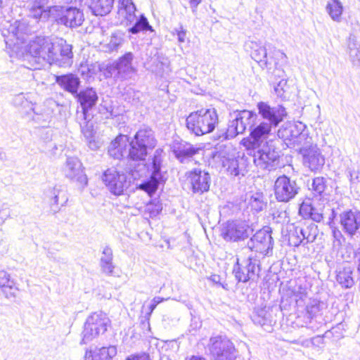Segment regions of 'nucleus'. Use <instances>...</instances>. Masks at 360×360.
<instances>
[{
    "label": "nucleus",
    "instance_id": "obj_8",
    "mask_svg": "<svg viewBox=\"0 0 360 360\" xmlns=\"http://www.w3.org/2000/svg\"><path fill=\"white\" fill-rule=\"evenodd\" d=\"M53 12L57 23L71 28L80 26L84 20L82 11L76 7L53 6Z\"/></svg>",
    "mask_w": 360,
    "mask_h": 360
},
{
    "label": "nucleus",
    "instance_id": "obj_61",
    "mask_svg": "<svg viewBox=\"0 0 360 360\" xmlns=\"http://www.w3.org/2000/svg\"><path fill=\"white\" fill-rule=\"evenodd\" d=\"M348 174L349 176V181L352 184L358 181L359 176L354 172H352L351 169H348Z\"/></svg>",
    "mask_w": 360,
    "mask_h": 360
},
{
    "label": "nucleus",
    "instance_id": "obj_49",
    "mask_svg": "<svg viewBox=\"0 0 360 360\" xmlns=\"http://www.w3.org/2000/svg\"><path fill=\"white\" fill-rule=\"evenodd\" d=\"M99 266L101 272L108 276H114L115 266L113 264V260L110 261H100Z\"/></svg>",
    "mask_w": 360,
    "mask_h": 360
},
{
    "label": "nucleus",
    "instance_id": "obj_46",
    "mask_svg": "<svg viewBox=\"0 0 360 360\" xmlns=\"http://www.w3.org/2000/svg\"><path fill=\"white\" fill-rule=\"evenodd\" d=\"M136 6L132 0H118V13L123 17L131 12H136Z\"/></svg>",
    "mask_w": 360,
    "mask_h": 360
},
{
    "label": "nucleus",
    "instance_id": "obj_1",
    "mask_svg": "<svg viewBox=\"0 0 360 360\" xmlns=\"http://www.w3.org/2000/svg\"><path fill=\"white\" fill-rule=\"evenodd\" d=\"M272 127L265 121L256 120L250 125V135L241 141V144L247 150L255 151L253 161L255 165L262 169L271 171L278 165L279 151L276 147L280 140L266 141Z\"/></svg>",
    "mask_w": 360,
    "mask_h": 360
},
{
    "label": "nucleus",
    "instance_id": "obj_28",
    "mask_svg": "<svg viewBox=\"0 0 360 360\" xmlns=\"http://www.w3.org/2000/svg\"><path fill=\"white\" fill-rule=\"evenodd\" d=\"M133 59L134 55L131 52L127 53L119 59L115 67H110V68L116 71L117 75L122 79L129 78L135 71L131 65Z\"/></svg>",
    "mask_w": 360,
    "mask_h": 360
},
{
    "label": "nucleus",
    "instance_id": "obj_53",
    "mask_svg": "<svg viewBox=\"0 0 360 360\" xmlns=\"http://www.w3.org/2000/svg\"><path fill=\"white\" fill-rule=\"evenodd\" d=\"M172 34L177 36L179 43H184L186 41V30L184 29L182 25H180L179 28L174 29Z\"/></svg>",
    "mask_w": 360,
    "mask_h": 360
},
{
    "label": "nucleus",
    "instance_id": "obj_33",
    "mask_svg": "<svg viewBox=\"0 0 360 360\" xmlns=\"http://www.w3.org/2000/svg\"><path fill=\"white\" fill-rule=\"evenodd\" d=\"M267 46L269 44L262 45L261 43L256 41H250V48L252 49L251 57L257 63H259L262 67H267Z\"/></svg>",
    "mask_w": 360,
    "mask_h": 360
},
{
    "label": "nucleus",
    "instance_id": "obj_24",
    "mask_svg": "<svg viewBox=\"0 0 360 360\" xmlns=\"http://www.w3.org/2000/svg\"><path fill=\"white\" fill-rule=\"evenodd\" d=\"M126 20V25L131 26L128 32L136 34L140 32L153 31L147 18L143 15H137L136 12H131L122 17Z\"/></svg>",
    "mask_w": 360,
    "mask_h": 360
},
{
    "label": "nucleus",
    "instance_id": "obj_38",
    "mask_svg": "<svg viewBox=\"0 0 360 360\" xmlns=\"http://www.w3.org/2000/svg\"><path fill=\"white\" fill-rule=\"evenodd\" d=\"M46 44L44 47V53L42 59H41V67L46 64L53 65L54 49L56 44V39L53 40L49 37H46Z\"/></svg>",
    "mask_w": 360,
    "mask_h": 360
},
{
    "label": "nucleus",
    "instance_id": "obj_2",
    "mask_svg": "<svg viewBox=\"0 0 360 360\" xmlns=\"http://www.w3.org/2000/svg\"><path fill=\"white\" fill-rule=\"evenodd\" d=\"M218 122V115L214 108H202L190 113L186 118L188 129L196 136L212 132Z\"/></svg>",
    "mask_w": 360,
    "mask_h": 360
},
{
    "label": "nucleus",
    "instance_id": "obj_18",
    "mask_svg": "<svg viewBox=\"0 0 360 360\" xmlns=\"http://www.w3.org/2000/svg\"><path fill=\"white\" fill-rule=\"evenodd\" d=\"M63 172L67 178L75 180L80 184L82 188L87 185V177L84 173L82 164L77 158H68Z\"/></svg>",
    "mask_w": 360,
    "mask_h": 360
},
{
    "label": "nucleus",
    "instance_id": "obj_40",
    "mask_svg": "<svg viewBox=\"0 0 360 360\" xmlns=\"http://www.w3.org/2000/svg\"><path fill=\"white\" fill-rule=\"evenodd\" d=\"M30 94L21 93L14 96L13 103L15 107L24 110L27 114V112H30L34 106V104L30 101Z\"/></svg>",
    "mask_w": 360,
    "mask_h": 360
},
{
    "label": "nucleus",
    "instance_id": "obj_36",
    "mask_svg": "<svg viewBox=\"0 0 360 360\" xmlns=\"http://www.w3.org/2000/svg\"><path fill=\"white\" fill-rule=\"evenodd\" d=\"M122 36L119 32L112 33L109 37H105L99 41L103 50L105 52L116 51L122 44Z\"/></svg>",
    "mask_w": 360,
    "mask_h": 360
},
{
    "label": "nucleus",
    "instance_id": "obj_5",
    "mask_svg": "<svg viewBox=\"0 0 360 360\" xmlns=\"http://www.w3.org/2000/svg\"><path fill=\"white\" fill-rule=\"evenodd\" d=\"M29 31L28 25L25 20H15L4 25L1 33L6 46L15 52H18Z\"/></svg>",
    "mask_w": 360,
    "mask_h": 360
},
{
    "label": "nucleus",
    "instance_id": "obj_13",
    "mask_svg": "<svg viewBox=\"0 0 360 360\" xmlns=\"http://www.w3.org/2000/svg\"><path fill=\"white\" fill-rule=\"evenodd\" d=\"M257 115H259L266 124H271V127H277L287 116L285 108L281 105L271 106L266 102L260 101L257 103Z\"/></svg>",
    "mask_w": 360,
    "mask_h": 360
},
{
    "label": "nucleus",
    "instance_id": "obj_21",
    "mask_svg": "<svg viewBox=\"0 0 360 360\" xmlns=\"http://www.w3.org/2000/svg\"><path fill=\"white\" fill-rule=\"evenodd\" d=\"M221 237L226 241H238L248 237L247 226L241 222L228 221L221 230Z\"/></svg>",
    "mask_w": 360,
    "mask_h": 360
},
{
    "label": "nucleus",
    "instance_id": "obj_63",
    "mask_svg": "<svg viewBox=\"0 0 360 360\" xmlns=\"http://www.w3.org/2000/svg\"><path fill=\"white\" fill-rule=\"evenodd\" d=\"M275 55L278 57H281V58L283 59L284 60H286V59H287L286 55L283 52L281 51L280 50H275Z\"/></svg>",
    "mask_w": 360,
    "mask_h": 360
},
{
    "label": "nucleus",
    "instance_id": "obj_20",
    "mask_svg": "<svg viewBox=\"0 0 360 360\" xmlns=\"http://www.w3.org/2000/svg\"><path fill=\"white\" fill-rule=\"evenodd\" d=\"M188 179L194 193H202L209 191L211 176L207 172L201 169H194L189 172Z\"/></svg>",
    "mask_w": 360,
    "mask_h": 360
},
{
    "label": "nucleus",
    "instance_id": "obj_6",
    "mask_svg": "<svg viewBox=\"0 0 360 360\" xmlns=\"http://www.w3.org/2000/svg\"><path fill=\"white\" fill-rule=\"evenodd\" d=\"M109 323L110 319L105 313L99 311L91 314L86 320L81 343L86 344L103 334Z\"/></svg>",
    "mask_w": 360,
    "mask_h": 360
},
{
    "label": "nucleus",
    "instance_id": "obj_15",
    "mask_svg": "<svg viewBox=\"0 0 360 360\" xmlns=\"http://www.w3.org/2000/svg\"><path fill=\"white\" fill-rule=\"evenodd\" d=\"M300 153L303 157V164L311 172L320 170L325 164V158L321 154V150L316 145L312 143L300 148Z\"/></svg>",
    "mask_w": 360,
    "mask_h": 360
},
{
    "label": "nucleus",
    "instance_id": "obj_25",
    "mask_svg": "<svg viewBox=\"0 0 360 360\" xmlns=\"http://www.w3.org/2000/svg\"><path fill=\"white\" fill-rule=\"evenodd\" d=\"M130 141L127 135L120 134L111 141L108 146V154L115 159L129 157Z\"/></svg>",
    "mask_w": 360,
    "mask_h": 360
},
{
    "label": "nucleus",
    "instance_id": "obj_50",
    "mask_svg": "<svg viewBox=\"0 0 360 360\" xmlns=\"http://www.w3.org/2000/svg\"><path fill=\"white\" fill-rule=\"evenodd\" d=\"M326 188V181L323 177H316L314 179L312 183V189L317 194H321Z\"/></svg>",
    "mask_w": 360,
    "mask_h": 360
},
{
    "label": "nucleus",
    "instance_id": "obj_52",
    "mask_svg": "<svg viewBox=\"0 0 360 360\" xmlns=\"http://www.w3.org/2000/svg\"><path fill=\"white\" fill-rule=\"evenodd\" d=\"M10 209L6 203L0 205V219L2 224L10 217Z\"/></svg>",
    "mask_w": 360,
    "mask_h": 360
},
{
    "label": "nucleus",
    "instance_id": "obj_64",
    "mask_svg": "<svg viewBox=\"0 0 360 360\" xmlns=\"http://www.w3.org/2000/svg\"><path fill=\"white\" fill-rule=\"evenodd\" d=\"M186 360H207L205 357L200 356L193 355L191 357L186 359Z\"/></svg>",
    "mask_w": 360,
    "mask_h": 360
},
{
    "label": "nucleus",
    "instance_id": "obj_47",
    "mask_svg": "<svg viewBox=\"0 0 360 360\" xmlns=\"http://www.w3.org/2000/svg\"><path fill=\"white\" fill-rule=\"evenodd\" d=\"M248 205L250 208L255 212L262 211L265 206L263 195L260 193H255L252 195L249 200Z\"/></svg>",
    "mask_w": 360,
    "mask_h": 360
},
{
    "label": "nucleus",
    "instance_id": "obj_34",
    "mask_svg": "<svg viewBox=\"0 0 360 360\" xmlns=\"http://www.w3.org/2000/svg\"><path fill=\"white\" fill-rule=\"evenodd\" d=\"M56 82L63 89L71 93L72 94H77L78 87L80 83L79 79L75 75L68 74L60 76H57Z\"/></svg>",
    "mask_w": 360,
    "mask_h": 360
},
{
    "label": "nucleus",
    "instance_id": "obj_30",
    "mask_svg": "<svg viewBox=\"0 0 360 360\" xmlns=\"http://www.w3.org/2000/svg\"><path fill=\"white\" fill-rule=\"evenodd\" d=\"M172 148L176 158L182 163L189 161L199 151L198 148L186 142L175 143Z\"/></svg>",
    "mask_w": 360,
    "mask_h": 360
},
{
    "label": "nucleus",
    "instance_id": "obj_3",
    "mask_svg": "<svg viewBox=\"0 0 360 360\" xmlns=\"http://www.w3.org/2000/svg\"><path fill=\"white\" fill-rule=\"evenodd\" d=\"M157 144L153 131L148 127L140 129L130 141L129 158L135 161L145 160Z\"/></svg>",
    "mask_w": 360,
    "mask_h": 360
},
{
    "label": "nucleus",
    "instance_id": "obj_57",
    "mask_svg": "<svg viewBox=\"0 0 360 360\" xmlns=\"http://www.w3.org/2000/svg\"><path fill=\"white\" fill-rule=\"evenodd\" d=\"M316 339L321 340V338L319 337H316V338H314L311 340H304L301 342L299 340H294L292 342L295 343V344L301 345L302 346L305 347H310V345L314 344V340Z\"/></svg>",
    "mask_w": 360,
    "mask_h": 360
},
{
    "label": "nucleus",
    "instance_id": "obj_37",
    "mask_svg": "<svg viewBox=\"0 0 360 360\" xmlns=\"http://www.w3.org/2000/svg\"><path fill=\"white\" fill-rule=\"evenodd\" d=\"M326 11L334 22H341L343 5L340 0H328L326 6Z\"/></svg>",
    "mask_w": 360,
    "mask_h": 360
},
{
    "label": "nucleus",
    "instance_id": "obj_23",
    "mask_svg": "<svg viewBox=\"0 0 360 360\" xmlns=\"http://www.w3.org/2000/svg\"><path fill=\"white\" fill-rule=\"evenodd\" d=\"M46 37H37L31 40L26 46V55L25 57L36 64V66L34 67V68H39L41 67V59L43 57L44 47L46 43Z\"/></svg>",
    "mask_w": 360,
    "mask_h": 360
},
{
    "label": "nucleus",
    "instance_id": "obj_43",
    "mask_svg": "<svg viewBox=\"0 0 360 360\" xmlns=\"http://www.w3.org/2000/svg\"><path fill=\"white\" fill-rule=\"evenodd\" d=\"M253 321L255 323L261 326L271 323V314L269 311V309H266V307L258 309L253 316Z\"/></svg>",
    "mask_w": 360,
    "mask_h": 360
},
{
    "label": "nucleus",
    "instance_id": "obj_12",
    "mask_svg": "<svg viewBox=\"0 0 360 360\" xmlns=\"http://www.w3.org/2000/svg\"><path fill=\"white\" fill-rule=\"evenodd\" d=\"M269 227L257 231L248 243V248L256 252L268 255L272 252L274 241Z\"/></svg>",
    "mask_w": 360,
    "mask_h": 360
},
{
    "label": "nucleus",
    "instance_id": "obj_42",
    "mask_svg": "<svg viewBox=\"0 0 360 360\" xmlns=\"http://www.w3.org/2000/svg\"><path fill=\"white\" fill-rule=\"evenodd\" d=\"M323 306L324 303L316 299H311L309 301L306 307L307 314L306 325L310 322V319L313 316H315L321 310Z\"/></svg>",
    "mask_w": 360,
    "mask_h": 360
},
{
    "label": "nucleus",
    "instance_id": "obj_55",
    "mask_svg": "<svg viewBox=\"0 0 360 360\" xmlns=\"http://www.w3.org/2000/svg\"><path fill=\"white\" fill-rule=\"evenodd\" d=\"M124 360H151L148 354L145 352L129 355Z\"/></svg>",
    "mask_w": 360,
    "mask_h": 360
},
{
    "label": "nucleus",
    "instance_id": "obj_26",
    "mask_svg": "<svg viewBox=\"0 0 360 360\" xmlns=\"http://www.w3.org/2000/svg\"><path fill=\"white\" fill-rule=\"evenodd\" d=\"M223 167L232 176H244L247 172L248 160L243 155L237 157H228L222 160Z\"/></svg>",
    "mask_w": 360,
    "mask_h": 360
},
{
    "label": "nucleus",
    "instance_id": "obj_54",
    "mask_svg": "<svg viewBox=\"0 0 360 360\" xmlns=\"http://www.w3.org/2000/svg\"><path fill=\"white\" fill-rule=\"evenodd\" d=\"M110 260H113L112 250L110 247L105 246L102 251V255L100 258V261H110Z\"/></svg>",
    "mask_w": 360,
    "mask_h": 360
},
{
    "label": "nucleus",
    "instance_id": "obj_27",
    "mask_svg": "<svg viewBox=\"0 0 360 360\" xmlns=\"http://www.w3.org/2000/svg\"><path fill=\"white\" fill-rule=\"evenodd\" d=\"M77 97L82 109L80 116L86 120L88 110L97 103L98 98L97 93L93 88H87L77 94Z\"/></svg>",
    "mask_w": 360,
    "mask_h": 360
},
{
    "label": "nucleus",
    "instance_id": "obj_32",
    "mask_svg": "<svg viewBox=\"0 0 360 360\" xmlns=\"http://www.w3.org/2000/svg\"><path fill=\"white\" fill-rule=\"evenodd\" d=\"M116 354L117 347L110 345L96 349L94 352L86 351L84 358L85 360H112Z\"/></svg>",
    "mask_w": 360,
    "mask_h": 360
},
{
    "label": "nucleus",
    "instance_id": "obj_29",
    "mask_svg": "<svg viewBox=\"0 0 360 360\" xmlns=\"http://www.w3.org/2000/svg\"><path fill=\"white\" fill-rule=\"evenodd\" d=\"M0 288L7 299H15L19 291L15 281L5 271H0Z\"/></svg>",
    "mask_w": 360,
    "mask_h": 360
},
{
    "label": "nucleus",
    "instance_id": "obj_35",
    "mask_svg": "<svg viewBox=\"0 0 360 360\" xmlns=\"http://www.w3.org/2000/svg\"><path fill=\"white\" fill-rule=\"evenodd\" d=\"M115 0H91L90 9L95 15L103 16L110 13Z\"/></svg>",
    "mask_w": 360,
    "mask_h": 360
},
{
    "label": "nucleus",
    "instance_id": "obj_7",
    "mask_svg": "<svg viewBox=\"0 0 360 360\" xmlns=\"http://www.w3.org/2000/svg\"><path fill=\"white\" fill-rule=\"evenodd\" d=\"M207 347L211 360H235L236 357L235 347L226 337H211Z\"/></svg>",
    "mask_w": 360,
    "mask_h": 360
},
{
    "label": "nucleus",
    "instance_id": "obj_39",
    "mask_svg": "<svg viewBox=\"0 0 360 360\" xmlns=\"http://www.w3.org/2000/svg\"><path fill=\"white\" fill-rule=\"evenodd\" d=\"M27 115L34 122L41 125L46 124L50 118L48 111L38 106H33Z\"/></svg>",
    "mask_w": 360,
    "mask_h": 360
},
{
    "label": "nucleus",
    "instance_id": "obj_10",
    "mask_svg": "<svg viewBox=\"0 0 360 360\" xmlns=\"http://www.w3.org/2000/svg\"><path fill=\"white\" fill-rule=\"evenodd\" d=\"M102 179L109 191L116 195L123 194L130 184L124 172L117 171L113 167L104 172Z\"/></svg>",
    "mask_w": 360,
    "mask_h": 360
},
{
    "label": "nucleus",
    "instance_id": "obj_51",
    "mask_svg": "<svg viewBox=\"0 0 360 360\" xmlns=\"http://www.w3.org/2000/svg\"><path fill=\"white\" fill-rule=\"evenodd\" d=\"M287 87V81L285 79H281L277 85L274 87L275 93L277 96L281 98H285V92Z\"/></svg>",
    "mask_w": 360,
    "mask_h": 360
},
{
    "label": "nucleus",
    "instance_id": "obj_58",
    "mask_svg": "<svg viewBox=\"0 0 360 360\" xmlns=\"http://www.w3.org/2000/svg\"><path fill=\"white\" fill-rule=\"evenodd\" d=\"M349 57L352 61H360V51L357 48L349 49Z\"/></svg>",
    "mask_w": 360,
    "mask_h": 360
},
{
    "label": "nucleus",
    "instance_id": "obj_11",
    "mask_svg": "<svg viewBox=\"0 0 360 360\" xmlns=\"http://www.w3.org/2000/svg\"><path fill=\"white\" fill-rule=\"evenodd\" d=\"M299 189L297 183L285 175L278 177L274 183V195L279 202L290 201L298 193Z\"/></svg>",
    "mask_w": 360,
    "mask_h": 360
},
{
    "label": "nucleus",
    "instance_id": "obj_48",
    "mask_svg": "<svg viewBox=\"0 0 360 360\" xmlns=\"http://www.w3.org/2000/svg\"><path fill=\"white\" fill-rule=\"evenodd\" d=\"M60 194V191L56 188H53L49 190L48 196L50 198V205L51 210L53 212H57L59 210L58 205H59V195Z\"/></svg>",
    "mask_w": 360,
    "mask_h": 360
},
{
    "label": "nucleus",
    "instance_id": "obj_62",
    "mask_svg": "<svg viewBox=\"0 0 360 360\" xmlns=\"http://www.w3.org/2000/svg\"><path fill=\"white\" fill-rule=\"evenodd\" d=\"M200 3L201 0H189L190 6L193 9H195Z\"/></svg>",
    "mask_w": 360,
    "mask_h": 360
},
{
    "label": "nucleus",
    "instance_id": "obj_22",
    "mask_svg": "<svg viewBox=\"0 0 360 360\" xmlns=\"http://www.w3.org/2000/svg\"><path fill=\"white\" fill-rule=\"evenodd\" d=\"M49 2V0H30L28 4L29 16L43 20L53 18V6H48Z\"/></svg>",
    "mask_w": 360,
    "mask_h": 360
},
{
    "label": "nucleus",
    "instance_id": "obj_19",
    "mask_svg": "<svg viewBox=\"0 0 360 360\" xmlns=\"http://www.w3.org/2000/svg\"><path fill=\"white\" fill-rule=\"evenodd\" d=\"M340 224L344 233L352 237L360 231V212L348 210L342 212Z\"/></svg>",
    "mask_w": 360,
    "mask_h": 360
},
{
    "label": "nucleus",
    "instance_id": "obj_9",
    "mask_svg": "<svg viewBox=\"0 0 360 360\" xmlns=\"http://www.w3.org/2000/svg\"><path fill=\"white\" fill-rule=\"evenodd\" d=\"M231 117L233 120L230 122L227 129V136L231 138L243 134L248 127L250 130V125L253 124L254 121L258 118L256 112L249 110L234 112Z\"/></svg>",
    "mask_w": 360,
    "mask_h": 360
},
{
    "label": "nucleus",
    "instance_id": "obj_16",
    "mask_svg": "<svg viewBox=\"0 0 360 360\" xmlns=\"http://www.w3.org/2000/svg\"><path fill=\"white\" fill-rule=\"evenodd\" d=\"M258 261L249 257L247 260L239 263L238 259L233 269V274L239 282L245 283L249 280L255 279L259 273Z\"/></svg>",
    "mask_w": 360,
    "mask_h": 360
},
{
    "label": "nucleus",
    "instance_id": "obj_59",
    "mask_svg": "<svg viewBox=\"0 0 360 360\" xmlns=\"http://www.w3.org/2000/svg\"><path fill=\"white\" fill-rule=\"evenodd\" d=\"M333 236L335 239V241L338 243V245L341 244V240L342 239V234L340 231L334 228L333 229Z\"/></svg>",
    "mask_w": 360,
    "mask_h": 360
},
{
    "label": "nucleus",
    "instance_id": "obj_45",
    "mask_svg": "<svg viewBox=\"0 0 360 360\" xmlns=\"http://www.w3.org/2000/svg\"><path fill=\"white\" fill-rule=\"evenodd\" d=\"M302 229L300 226L293 227L289 231L288 243L290 245L298 247L301 243L304 244V239L302 238Z\"/></svg>",
    "mask_w": 360,
    "mask_h": 360
},
{
    "label": "nucleus",
    "instance_id": "obj_17",
    "mask_svg": "<svg viewBox=\"0 0 360 360\" xmlns=\"http://www.w3.org/2000/svg\"><path fill=\"white\" fill-rule=\"evenodd\" d=\"M72 49V45L68 44L63 39H56L53 65L62 68L70 67L73 63Z\"/></svg>",
    "mask_w": 360,
    "mask_h": 360
},
{
    "label": "nucleus",
    "instance_id": "obj_60",
    "mask_svg": "<svg viewBox=\"0 0 360 360\" xmlns=\"http://www.w3.org/2000/svg\"><path fill=\"white\" fill-rule=\"evenodd\" d=\"M310 217L311 218L316 222H319L323 219V216L321 214H319L318 212H316L314 209H311L310 212Z\"/></svg>",
    "mask_w": 360,
    "mask_h": 360
},
{
    "label": "nucleus",
    "instance_id": "obj_41",
    "mask_svg": "<svg viewBox=\"0 0 360 360\" xmlns=\"http://www.w3.org/2000/svg\"><path fill=\"white\" fill-rule=\"evenodd\" d=\"M352 270L350 267H345L339 271L337 275V281L344 288H349L354 283V279L352 276Z\"/></svg>",
    "mask_w": 360,
    "mask_h": 360
},
{
    "label": "nucleus",
    "instance_id": "obj_4",
    "mask_svg": "<svg viewBox=\"0 0 360 360\" xmlns=\"http://www.w3.org/2000/svg\"><path fill=\"white\" fill-rule=\"evenodd\" d=\"M278 140L282 139L289 148L309 146L312 138L309 136L307 127L302 122L289 124L278 131Z\"/></svg>",
    "mask_w": 360,
    "mask_h": 360
},
{
    "label": "nucleus",
    "instance_id": "obj_31",
    "mask_svg": "<svg viewBox=\"0 0 360 360\" xmlns=\"http://www.w3.org/2000/svg\"><path fill=\"white\" fill-rule=\"evenodd\" d=\"M78 119L82 120V121L79 122L82 132L86 139L89 148L93 150L98 149L101 143L94 138L93 124L89 121H86V119L84 120L83 117L78 116Z\"/></svg>",
    "mask_w": 360,
    "mask_h": 360
},
{
    "label": "nucleus",
    "instance_id": "obj_56",
    "mask_svg": "<svg viewBox=\"0 0 360 360\" xmlns=\"http://www.w3.org/2000/svg\"><path fill=\"white\" fill-rule=\"evenodd\" d=\"M167 300V298L165 299V298H162L160 297H155L152 300L151 303H150V304L148 307V315L150 316L151 314L153 313V310L157 307V305L158 304L161 303L162 302H163L164 300Z\"/></svg>",
    "mask_w": 360,
    "mask_h": 360
},
{
    "label": "nucleus",
    "instance_id": "obj_14",
    "mask_svg": "<svg viewBox=\"0 0 360 360\" xmlns=\"http://www.w3.org/2000/svg\"><path fill=\"white\" fill-rule=\"evenodd\" d=\"M162 150H155L152 162V174L150 179L139 185V188L151 195L154 193L160 181H163V175L161 173V153Z\"/></svg>",
    "mask_w": 360,
    "mask_h": 360
},
{
    "label": "nucleus",
    "instance_id": "obj_44",
    "mask_svg": "<svg viewBox=\"0 0 360 360\" xmlns=\"http://www.w3.org/2000/svg\"><path fill=\"white\" fill-rule=\"evenodd\" d=\"M302 229V238L304 239V244L312 243L316 238L318 233L317 226L314 224H311Z\"/></svg>",
    "mask_w": 360,
    "mask_h": 360
}]
</instances>
